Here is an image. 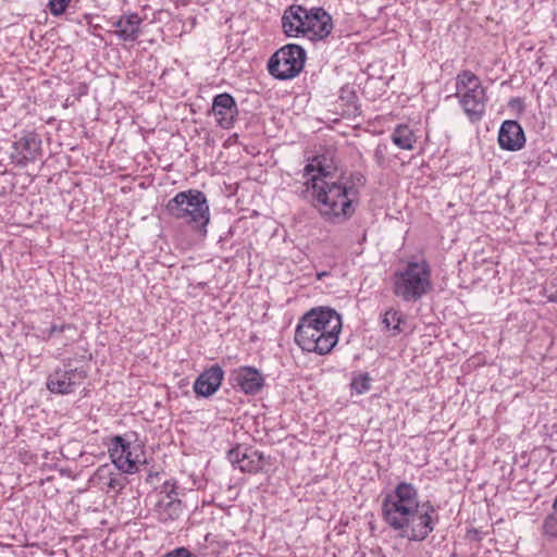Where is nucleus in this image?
<instances>
[{"instance_id": "1", "label": "nucleus", "mask_w": 557, "mask_h": 557, "mask_svg": "<svg viewBox=\"0 0 557 557\" xmlns=\"http://www.w3.org/2000/svg\"><path fill=\"white\" fill-rule=\"evenodd\" d=\"M384 522L403 539L424 541L440 522L436 507L430 502H419L418 488L408 482L398 483L382 499Z\"/></svg>"}, {"instance_id": "2", "label": "nucleus", "mask_w": 557, "mask_h": 557, "mask_svg": "<svg viewBox=\"0 0 557 557\" xmlns=\"http://www.w3.org/2000/svg\"><path fill=\"white\" fill-rule=\"evenodd\" d=\"M324 161V156H317L305 166L306 189L302 194L311 193L312 205L322 216L349 219L355 213L359 191L354 185L344 182L343 175L335 177Z\"/></svg>"}, {"instance_id": "3", "label": "nucleus", "mask_w": 557, "mask_h": 557, "mask_svg": "<svg viewBox=\"0 0 557 557\" xmlns=\"http://www.w3.org/2000/svg\"><path fill=\"white\" fill-rule=\"evenodd\" d=\"M342 318L330 307H315L307 311L296 326L295 342L304 350L324 356L338 343Z\"/></svg>"}, {"instance_id": "4", "label": "nucleus", "mask_w": 557, "mask_h": 557, "mask_svg": "<svg viewBox=\"0 0 557 557\" xmlns=\"http://www.w3.org/2000/svg\"><path fill=\"white\" fill-rule=\"evenodd\" d=\"M166 213L185 221L193 230L207 233L210 222V208L206 195L198 189L177 193L165 205Z\"/></svg>"}, {"instance_id": "5", "label": "nucleus", "mask_w": 557, "mask_h": 557, "mask_svg": "<svg viewBox=\"0 0 557 557\" xmlns=\"http://www.w3.org/2000/svg\"><path fill=\"white\" fill-rule=\"evenodd\" d=\"M431 289V267L424 259L408 262L393 276V293L406 302L420 300Z\"/></svg>"}, {"instance_id": "6", "label": "nucleus", "mask_w": 557, "mask_h": 557, "mask_svg": "<svg viewBox=\"0 0 557 557\" xmlns=\"http://www.w3.org/2000/svg\"><path fill=\"white\" fill-rule=\"evenodd\" d=\"M456 97L471 122H479L485 114L487 96L480 78L471 71L463 70L456 76Z\"/></svg>"}, {"instance_id": "7", "label": "nucleus", "mask_w": 557, "mask_h": 557, "mask_svg": "<svg viewBox=\"0 0 557 557\" xmlns=\"http://www.w3.org/2000/svg\"><path fill=\"white\" fill-rule=\"evenodd\" d=\"M305 61V49L299 45L289 44L278 49L270 58L268 71L276 79H290L301 72Z\"/></svg>"}, {"instance_id": "8", "label": "nucleus", "mask_w": 557, "mask_h": 557, "mask_svg": "<svg viewBox=\"0 0 557 557\" xmlns=\"http://www.w3.org/2000/svg\"><path fill=\"white\" fill-rule=\"evenodd\" d=\"M62 364L48 375L46 386L53 394L66 395L84 382L87 371L83 367L73 368L71 359H64Z\"/></svg>"}, {"instance_id": "9", "label": "nucleus", "mask_w": 557, "mask_h": 557, "mask_svg": "<svg viewBox=\"0 0 557 557\" xmlns=\"http://www.w3.org/2000/svg\"><path fill=\"white\" fill-rule=\"evenodd\" d=\"M41 154V138L35 132H23L20 137L15 136L12 144L10 159L12 163L24 168L35 162Z\"/></svg>"}, {"instance_id": "10", "label": "nucleus", "mask_w": 557, "mask_h": 557, "mask_svg": "<svg viewBox=\"0 0 557 557\" xmlns=\"http://www.w3.org/2000/svg\"><path fill=\"white\" fill-rule=\"evenodd\" d=\"M313 7L307 9L300 4H292L287 7L282 15V28L287 37H299L305 36L307 32V25Z\"/></svg>"}, {"instance_id": "11", "label": "nucleus", "mask_w": 557, "mask_h": 557, "mask_svg": "<svg viewBox=\"0 0 557 557\" xmlns=\"http://www.w3.org/2000/svg\"><path fill=\"white\" fill-rule=\"evenodd\" d=\"M227 459L242 472L257 473L263 467L264 456L251 447L237 445L228 450Z\"/></svg>"}, {"instance_id": "12", "label": "nucleus", "mask_w": 557, "mask_h": 557, "mask_svg": "<svg viewBox=\"0 0 557 557\" xmlns=\"http://www.w3.org/2000/svg\"><path fill=\"white\" fill-rule=\"evenodd\" d=\"M109 455L117 470L123 473L137 471L136 460L132 456L131 445L122 436L116 435L109 445Z\"/></svg>"}, {"instance_id": "13", "label": "nucleus", "mask_w": 557, "mask_h": 557, "mask_svg": "<svg viewBox=\"0 0 557 557\" xmlns=\"http://www.w3.org/2000/svg\"><path fill=\"white\" fill-rule=\"evenodd\" d=\"M212 112L216 123L224 129L233 127L238 108L234 97L227 92L219 94L213 98Z\"/></svg>"}, {"instance_id": "14", "label": "nucleus", "mask_w": 557, "mask_h": 557, "mask_svg": "<svg viewBox=\"0 0 557 557\" xmlns=\"http://www.w3.org/2000/svg\"><path fill=\"white\" fill-rule=\"evenodd\" d=\"M232 380L247 395H256L264 386L262 373L253 367L245 366L234 370Z\"/></svg>"}, {"instance_id": "15", "label": "nucleus", "mask_w": 557, "mask_h": 557, "mask_svg": "<svg viewBox=\"0 0 557 557\" xmlns=\"http://www.w3.org/2000/svg\"><path fill=\"white\" fill-rule=\"evenodd\" d=\"M332 16L321 7H313L306 35L310 40H323L332 33Z\"/></svg>"}, {"instance_id": "16", "label": "nucleus", "mask_w": 557, "mask_h": 557, "mask_svg": "<svg viewBox=\"0 0 557 557\" xmlns=\"http://www.w3.org/2000/svg\"><path fill=\"white\" fill-rule=\"evenodd\" d=\"M525 143V136L521 125L513 120L504 121L498 133V144L502 149L508 151L520 150Z\"/></svg>"}, {"instance_id": "17", "label": "nucleus", "mask_w": 557, "mask_h": 557, "mask_svg": "<svg viewBox=\"0 0 557 557\" xmlns=\"http://www.w3.org/2000/svg\"><path fill=\"white\" fill-rule=\"evenodd\" d=\"M223 377V369L219 364H213L196 379L194 391L198 396L209 397L218 391Z\"/></svg>"}, {"instance_id": "18", "label": "nucleus", "mask_w": 557, "mask_h": 557, "mask_svg": "<svg viewBox=\"0 0 557 557\" xmlns=\"http://www.w3.org/2000/svg\"><path fill=\"white\" fill-rule=\"evenodd\" d=\"M95 476L102 488H106L107 492L113 491L116 494H120L127 483V478L123 472L110 465L100 466Z\"/></svg>"}, {"instance_id": "19", "label": "nucleus", "mask_w": 557, "mask_h": 557, "mask_svg": "<svg viewBox=\"0 0 557 557\" xmlns=\"http://www.w3.org/2000/svg\"><path fill=\"white\" fill-rule=\"evenodd\" d=\"M184 511V505L180 499H158L153 506V513L161 523H168L180 519Z\"/></svg>"}, {"instance_id": "20", "label": "nucleus", "mask_w": 557, "mask_h": 557, "mask_svg": "<svg viewBox=\"0 0 557 557\" xmlns=\"http://www.w3.org/2000/svg\"><path fill=\"white\" fill-rule=\"evenodd\" d=\"M141 22L138 13L124 14L122 30H114V33L123 41H136L139 37Z\"/></svg>"}, {"instance_id": "21", "label": "nucleus", "mask_w": 557, "mask_h": 557, "mask_svg": "<svg viewBox=\"0 0 557 557\" xmlns=\"http://www.w3.org/2000/svg\"><path fill=\"white\" fill-rule=\"evenodd\" d=\"M391 139L398 148L404 150H412L417 141L414 133L406 124L397 125L391 135Z\"/></svg>"}, {"instance_id": "22", "label": "nucleus", "mask_w": 557, "mask_h": 557, "mask_svg": "<svg viewBox=\"0 0 557 557\" xmlns=\"http://www.w3.org/2000/svg\"><path fill=\"white\" fill-rule=\"evenodd\" d=\"M381 322L385 331L397 336L403 332L401 324L406 322V318L399 310L391 308L384 312Z\"/></svg>"}, {"instance_id": "23", "label": "nucleus", "mask_w": 557, "mask_h": 557, "mask_svg": "<svg viewBox=\"0 0 557 557\" xmlns=\"http://www.w3.org/2000/svg\"><path fill=\"white\" fill-rule=\"evenodd\" d=\"M158 499H180L183 495L175 480H166L157 490Z\"/></svg>"}, {"instance_id": "24", "label": "nucleus", "mask_w": 557, "mask_h": 557, "mask_svg": "<svg viewBox=\"0 0 557 557\" xmlns=\"http://www.w3.org/2000/svg\"><path fill=\"white\" fill-rule=\"evenodd\" d=\"M351 388L359 395L364 394L371 388V377L369 373H361L351 381Z\"/></svg>"}, {"instance_id": "25", "label": "nucleus", "mask_w": 557, "mask_h": 557, "mask_svg": "<svg viewBox=\"0 0 557 557\" xmlns=\"http://www.w3.org/2000/svg\"><path fill=\"white\" fill-rule=\"evenodd\" d=\"M543 532L550 539H557V513L553 510L543 522Z\"/></svg>"}, {"instance_id": "26", "label": "nucleus", "mask_w": 557, "mask_h": 557, "mask_svg": "<svg viewBox=\"0 0 557 557\" xmlns=\"http://www.w3.org/2000/svg\"><path fill=\"white\" fill-rule=\"evenodd\" d=\"M339 99L345 101L349 108L357 110V95L352 87L344 86L341 89Z\"/></svg>"}, {"instance_id": "27", "label": "nucleus", "mask_w": 557, "mask_h": 557, "mask_svg": "<svg viewBox=\"0 0 557 557\" xmlns=\"http://www.w3.org/2000/svg\"><path fill=\"white\" fill-rule=\"evenodd\" d=\"M71 0H49L48 9L53 16L63 14Z\"/></svg>"}, {"instance_id": "28", "label": "nucleus", "mask_w": 557, "mask_h": 557, "mask_svg": "<svg viewBox=\"0 0 557 557\" xmlns=\"http://www.w3.org/2000/svg\"><path fill=\"white\" fill-rule=\"evenodd\" d=\"M50 330L54 334V336L59 333H66V332L72 333V335L69 336V338L72 341H74L73 336L76 333V326L71 323H63V324L52 323L50 325Z\"/></svg>"}, {"instance_id": "29", "label": "nucleus", "mask_w": 557, "mask_h": 557, "mask_svg": "<svg viewBox=\"0 0 557 557\" xmlns=\"http://www.w3.org/2000/svg\"><path fill=\"white\" fill-rule=\"evenodd\" d=\"M344 182H347L348 185H354L355 188L356 185H363L366 183V177L361 173H354L349 177L344 176Z\"/></svg>"}, {"instance_id": "30", "label": "nucleus", "mask_w": 557, "mask_h": 557, "mask_svg": "<svg viewBox=\"0 0 557 557\" xmlns=\"http://www.w3.org/2000/svg\"><path fill=\"white\" fill-rule=\"evenodd\" d=\"M162 557H193L191 553L185 547H177L164 554Z\"/></svg>"}, {"instance_id": "31", "label": "nucleus", "mask_w": 557, "mask_h": 557, "mask_svg": "<svg viewBox=\"0 0 557 557\" xmlns=\"http://www.w3.org/2000/svg\"><path fill=\"white\" fill-rule=\"evenodd\" d=\"M37 337L40 338L41 341L48 342L52 337H54V334L51 332L49 326L47 329H40Z\"/></svg>"}, {"instance_id": "32", "label": "nucleus", "mask_w": 557, "mask_h": 557, "mask_svg": "<svg viewBox=\"0 0 557 557\" xmlns=\"http://www.w3.org/2000/svg\"><path fill=\"white\" fill-rule=\"evenodd\" d=\"M374 158L379 164H382L384 161L383 150L381 149L380 146L374 151Z\"/></svg>"}, {"instance_id": "33", "label": "nucleus", "mask_w": 557, "mask_h": 557, "mask_svg": "<svg viewBox=\"0 0 557 557\" xmlns=\"http://www.w3.org/2000/svg\"><path fill=\"white\" fill-rule=\"evenodd\" d=\"M124 22V15L120 16L116 21L112 22V26L115 27V30H122Z\"/></svg>"}, {"instance_id": "34", "label": "nucleus", "mask_w": 557, "mask_h": 557, "mask_svg": "<svg viewBox=\"0 0 557 557\" xmlns=\"http://www.w3.org/2000/svg\"><path fill=\"white\" fill-rule=\"evenodd\" d=\"M549 301L557 302V290L548 296Z\"/></svg>"}, {"instance_id": "35", "label": "nucleus", "mask_w": 557, "mask_h": 557, "mask_svg": "<svg viewBox=\"0 0 557 557\" xmlns=\"http://www.w3.org/2000/svg\"><path fill=\"white\" fill-rule=\"evenodd\" d=\"M157 475H158V473H154V474H153V473H150V474L148 475L147 481H149L150 479H152L153 476H157Z\"/></svg>"}]
</instances>
